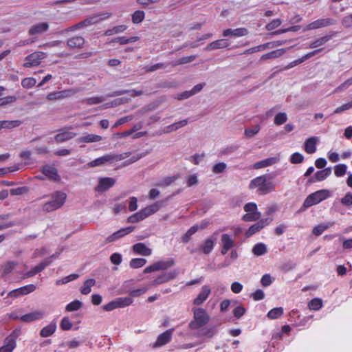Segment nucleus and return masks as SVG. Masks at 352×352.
<instances>
[{"label":"nucleus","mask_w":352,"mask_h":352,"mask_svg":"<svg viewBox=\"0 0 352 352\" xmlns=\"http://www.w3.org/2000/svg\"><path fill=\"white\" fill-rule=\"evenodd\" d=\"M118 308H124L131 305L133 300L131 297H120L116 298Z\"/></svg>","instance_id":"a19ab883"},{"label":"nucleus","mask_w":352,"mask_h":352,"mask_svg":"<svg viewBox=\"0 0 352 352\" xmlns=\"http://www.w3.org/2000/svg\"><path fill=\"white\" fill-rule=\"evenodd\" d=\"M269 223L268 219H262L254 225L251 226L249 229L246 232V236L249 237L254 234L259 232L262 228H263L265 226Z\"/></svg>","instance_id":"393cba45"},{"label":"nucleus","mask_w":352,"mask_h":352,"mask_svg":"<svg viewBox=\"0 0 352 352\" xmlns=\"http://www.w3.org/2000/svg\"><path fill=\"white\" fill-rule=\"evenodd\" d=\"M248 30L245 28H239L236 29H226L223 32L224 37H241L248 35Z\"/></svg>","instance_id":"a211bd4d"},{"label":"nucleus","mask_w":352,"mask_h":352,"mask_svg":"<svg viewBox=\"0 0 352 352\" xmlns=\"http://www.w3.org/2000/svg\"><path fill=\"white\" fill-rule=\"evenodd\" d=\"M234 245L235 241L234 239L228 234H223L221 236L220 247L221 254H226L229 250H232Z\"/></svg>","instance_id":"9b49d317"},{"label":"nucleus","mask_w":352,"mask_h":352,"mask_svg":"<svg viewBox=\"0 0 352 352\" xmlns=\"http://www.w3.org/2000/svg\"><path fill=\"white\" fill-rule=\"evenodd\" d=\"M280 154H277L274 157H270L261 161H258L254 164L253 168L254 169H260L268 166H271L280 161Z\"/></svg>","instance_id":"dca6fc26"},{"label":"nucleus","mask_w":352,"mask_h":352,"mask_svg":"<svg viewBox=\"0 0 352 352\" xmlns=\"http://www.w3.org/2000/svg\"><path fill=\"white\" fill-rule=\"evenodd\" d=\"M331 38V35H327L324 36H322L321 38H318L317 40L312 41L310 44L309 47V48H316L318 47H320L321 45H323L325 44L327 41L330 40Z\"/></svg>","instance_id":"79ce46f5"},{"label":"nucleus","mask_w":352,"mask_h":352,"mask_svg":"<svg viewBox=\"0 0 352 352\" xmlns=\"http://www.w3.org/2000/svg\"><path fill=\"white\" fill-rule=\"evenodd\" d=\"M331 173V168L328 167L321 170H318L315 174L316 181L321 182L327 178Z\"/></svg>","instance_id":"4c0bfd02"},{"label":"nucleus","mask_w":352,"mask_h":352,"mask_svg":"<svg viewBox=\"0 0 352 352\" xmlns=\"http://www.w3.org/2000/svg\"><path fill=\"white\" fill-rule=\"evenodd\" d=\"M49 29V24L47 22H40L31 26L28 33L31 36L39 35L45 32Z\"/></svg>","instance_id":"5701e85b"},{"label":"nucleus","mask_w":352,"mask_h":352,"mask_svg":"<svg viewBox=\"0 0 352 352\" xmlns=\"http://www.w3.org/2000/svg\"><path fill=\"white\" fill-rule=\"evenodd\" d=\"M244 210L246 212L243 216V220L245 221H254L260 218L261 214L258 211L257 206L254 202L246 204L243 207Z\"/></svg>","instance_id":"423d86ee"},{"label":"nucleus","mask_w":352,"mask_h":352,"mask_svg":"<svg viewBox=\"0 0 352 352\" xmlns=\"http://www.w3.org/2000/svg\"><path fill=\"white\" fill-rule=\"evenodd\" d=\"M227 168V165L224 162L215 164L212 167V172L214 174H219L224 172Z\"/></svg>","instance_id":"69168bd1"},{"label":"nucleus","mask_w":352,"mask_h":352,"mask_svg":"<svg viewBox=\"0 0 352 352\" xmlns=\"http://www.w3.org/2000/svg\"><path fill=\"white\" fill-rule=\"evenodd\" d=\"M276 188L274 182L268 180V176L266 175L256 177L251 180L249 184L250 189H256L259 195H266L272 192Z\"/></svg>","instance_id":"f257e3e1"},{"label":"nucleus","mask_w":352,"mask_h":352,"mask_svg":"<svg viewBox=\"0 0 352 352\" xmlns=\"http://www.w3.org/2000/svg\"><path fill=\"white\" fill-rule=\"evenodd\" d=\"M287 120V116L285 113H278L274 118V123L276 125L284 124Z\"/></svg>","instance_id":"e2e57ef3"},{"label":"nucleus","mask_w":352,"mask_h":352,"mask_svg":"<svg viewBox=\"0 0 352 352\" xmlns=\"http://www.w3.org/2000/svg\"><path fill=\"white\" fill-rule=\"evenodd\" d=\"M67 43L70 48L82 47L85 43V39L82 36H75L68 39Z\"/></svg>","instance_id":"c9c22d12"},{"label":"nucleus","mask_w":352,"mask_h":352,"mask_svg":"<svg viewBox=\"0 0 352 352\" xmlns=\"http://www.w3.org/2000/svg\"><path fill=\"white\" fill-rule=\"evenodd\" d=\"M82 305V302L75 300L67 305L65 309L67 311H74L78 310Z\"/></svg>","instance_id":"5fc2aeb1"},{"label":"nucleus","mask_w":352,"mask_h":352,"mask_svg":"<svg viewBox=\"0 0 352 352\" xmlns=\"http://www.w3.org/2000/svg\"><path fill=\"white\" fill-rule=\"evenodd\" d=\"M133 250L140 255L142 256H150L152 253V250L151 248H148L144 243H135L133 246Z\"/></svg>","instance_id":"7c9ffc66"},{"label":"nucleus","mask_w":352,"mask_h":352,"mask_svg":"<svg viewBox=\"0 0 352 352\" xmlns=\"http://www.w3.org/2000/svg\"><path fill=\"white\" fill-rule=\"evenodd\" d=\"M215 240V238L210 236L204 241L201 247V249L204 254H208L212 251Z\"/></svg>","instance_id":"72a5a7b5"},{"label":"nucleus","mask_w":352,"mask_h":352,"mask_svg":"<svg viewBox=\"0 0 352 352\" xmlns=\"http://www.w3.org/2000/svg\"><path fill=\"white\" fill-rule=\"evenodd\" d=\"M161 208V204L160 202H156L151 205L147 206L144 208L142 209L141 211L146 219V217L155 214L157 212L160 208Z\"/></svg>","instance_id":"2f4dec72"},{"label":"nucleus","mask_w":352,"mask_h":352,"mask_svg":"<svg viewBox=\"0 0 352 352\" xmlns=\"http://www.w3.org/2000/svg\"><path fill=\"white\" fill-rule=\"evenodd\" d=\"M51 263V260L47 258L41 263H40L38 265L35 266L33 269L29 271L26 276L28 277L33 276L38 274V272L43 271L47 266H48Z\"/></svg>","instance_id":"473e14b6"},{"label":"nucleus","mask_w":352,"mask_h":352,"mask_svg":"<svg viewBox=\"0 0 352 352\" xmlns=\"http://www.w3.org/2000/svg\"><path fill=\"white\" fill-rule=\"evenodd\" d=\"M331 223H321L316 226L312 230V233L316 236L321 235L326 230H327Z\"/></svg>","instance_id":"8fccbe9b"},{"label":"nucleus","mask_w":352,"mask_h":352,"mask_svg":"<svg viewBox=\"0 0 352 352\" xmlns=\"http://www.w3.org/2000/svg\"><path fill=\"white\" fill-rule=\"evenodd\" d=\"M285 52H286V50L284 49V48L278 49V50L272 51V52H270L269 53L263 54L261 57V60L276 58L281 56Z\"/></svg>","instance_id":"e433bc0d"},{"label":"nucleus","mask_w":352,"mask_h":352,"mask_svg":"<svg viewBox=\"0 0 352 352\" xmlns=\"http://www.w3.org/2000/svg\"><path fill=\"white\" fill-rule=\"evenodd\" d=\"M126 93H129L130 94V96L132 97L141 96L143 94V92L142 91H137L135 89L130 90V91L122 90V91H115L113 94H109V96L113 97V96H120V95H122V94H124Z\"/></svg>","instance_id":"49530a36"},{"label":"nucleus","mask_w":352,"mask_h":352,"mask_svg":"<svg viewBox=\"0 0 352 352\" xmlns=\"http://www.w3.org/2000/svg\"><path fill=\"white\" fill-rule=\"evenodd\" d=\"M193 318L190 322L188 327L191 331H196L206 326L210 321V316L207 311L202 307L192 308Z\"/></svg>","instance_id":"f03ea898"},{"label":"nucleus","mask_w":352,"mask_h":352,"mask_svg":"<svg viewBox=\"0 0 352 352\" xmlns=\"http://www.w3.org/2000/svg\"><path fill=\"white\" fill-rule=\"evenodd\" d=\"M145 16L144 12L142 10H137L132 14V21L134 23H141Z\"/></svg>","instance_id":"13d9d810"},{"label":"nucleus","mask_w":352,"mask_h":352,"mask_svg":"<svg viewBox=\"0 0 352 352\" xmlns=\"http://www.w3.org/2000/svg\"><path fill=\"white\" fill-rule=\"evenodd\" d=\"M283 314V307H275L272 309L267 313V318L271 320H274L280 318Z\"/></svg>","instance_id":"37998d69"},{"label":"nucleus","mask_w":352,"mask_h":352,"mask_svg":"<svg viewBox=\"0 0 352 352\" xmlns=\"http://www.w3.org/2000/svg\"><path fill=\"white\" fill-rule=\"evenodd\" d=\"M283 21L280 19H276L274 20H272L271 22L268 23L265 25V29L268 31H272L277 28H278L281 24Z\"/></svg>","instance_id":"052dcab7"},{"label":"nucleus","mask_w":352,"mask_h":352,"mask_svg":"<svg viewBox=\"0 0 352 352\" xmlns=\"http://www.w3.org/2000/svg\"><path fill=\"white\" fill-rule=\"evenodd\" d=\"M252 252L256 256H262L267 253V247L263 243H256L252 248Z\"/></svg>","instance_id":"ea45409f"},{"label":"nucleus","mask_w":352,"mask_h":352,"mask_svg":"<svg viewBox=\"0 0 352 352\" xmlns=\"http://www.w3.org/2000/svg\"><path fill=\"white\" fill-rule=\"evenodd\" d=\"M66 197L67 195L64 192H54L52 195L51 200L43 205V210L46 212H51L60 208L64 204Z\"/></svg>","instance_id":"39448f33"},{"label":"nucleus","mask_w":352,"mask_h":352,"mask_svg":"<svg viewBox=\"0 0 352 352\" xmlns=\"http://www.w3.org/2000/svg\"><path fill=\"white\" fill-rule=\"evenodd\" d=\"M45 56L46 55L43 52H35L26 56L25 63H23V67L29 68L38 66L41 64L42 60H43Z\"/></svg>","instance_id":"1a4fd4ad"},{"label":"nucleus","mask_w":352,"mask_h":352,"mask_svg":"<svg viewBox=\"0 0 352 352\" xmlns=\"http://www.w3.org/2000/svg\"><path fill=\"white\" fill-rule=\"evenodd\" d=\"M173 329H170L168 330H166L164 333L159 335V336L157 338L156 342L154 343L153 346L154 347H160L162 346L168 342H169L171 340L172 335H173Z\"/></svg>","instance_id":"aec40b11"},{"label":"nucleus","mask_w":352,"mask_h":352,"mask_svg":"<svg viewBox=\"0 0 352 352\" xmlns=\"http://www.w3.org/2000/svg\"><path fill=\"white\" fill-rule=\"evenodd\" d=\"M36 289V286L33 284L28 285L18 289H13L8 294V296L13 298L27 295L33 292Z\"/></svg>","instance_id":"ddd939ff"},{"label":"nucleus","mask_w":352,"mask_h":352,"mask_svg":"<svg viewBox=\"0 0 352 352\" xmlns=\"http://www.w3.org/2000/svg\"><path fill=\"white\" fill-rule=\"evenodd\" d=\"M146 263V260L143 258H133L130 261V266L132 268H139L144 266Z\"/></svg>","instance_id":"6e6d98bb"},{"label":"nucleus","mask_w":352,"mask_h":352,"mask_svg":"<svg viewBox=\"0 0 352 352\" xmlns=\"http://www.w3.org/2000/svg\"><path fill=\"white\" fill-rule=\"evenodd\" d=\"M99 18L96 16V14H93L91 16H89L85 20L80 21V25H82V28H86L88 26H91L92 25L98 24L99 23Z\"/></svg>","instance_id":"c03bdc74"},{"label":"nucleus","mask_w":352,"mask_h":352,"mask_svg":"<svg viewBox=\"0 0 352 352\" xmlns=\"http://www.w3.org/2000/svg\"><path fill=\"white\" fill-rule=\"evenodd\" d=\"M131 152H125L121 154L110 153L98 157L87 164L89 167H96L104 165L107 163H113L121 161L129 157Z\"/></svg>","instance_id":"7ed1b4c3"},{"label":"nucleus","mask_w":352,"mask_h":352,"mask_svg":"<svg viewBox=\"0 0 352 352\" xmlns=\"http://www.w3.org/2000/svg\"><path fill=\"white\" fill-rule=\"evenodd\" d=\"M78 91V89H67L58 91H53L47 95V99L49 100H63L73 96Z\"/></svg>","instance_id":"6e6552de"},{"label":"nucleus","mask_w":352,"mask_h":352,"mask_svg":"<svg viewBox=\"0 0 352 352\" xmlns=\"http://www.w3.org/2000/svg\"><path fill=\"white\" fill-rule=\"evenodd\" d=\"M319 142V138L312 136L307 138L304 143V150L308 154H313L316 151V146Z\"/></svg>","instance_id":"4be33fe9"},{"label":"nucleus","mask_w":352,"mask_h":352,"mask_svg":"<svg viewBox=\"0 0 352 352\" xmlns=\"http://www.w3.org/2000/svg\"><path fill=\"white\" fill-rule=\"evenodd\" d=\"M135 228L133 226H128L126 228H121L120 230L115 232L112 234L109 235L107 238V242H113L118 239L132 232L134 230Z\"/></svg>","instance_id":"6ab92c4d"},{"label":"nucleus","mask_w":352,"mask_h":352,"mask_svg":"<svg viewBox=\"0 0 352 352\" xmlns=\"http://www.w3.org/2000/svg\"><path fill=\"white\" fill-rule=\"evenodd\" d=\"M352 85V77L346 80L344 82L337 87L333 93H340L347 89L350 86Z\"/></svg>","instance_id":"4d7b16f0"},{"label":"nucleus","mask_w":352,"mask_h":352,"mask_svg":"<svg viewBox=\"0 0 352 352\" xmlns=\"http://www.w3.org/2000/svg\"><path fill=\"white\" fill-rule=\"evenodd\" d=\"M76 135V133L72 132L68 129H62L55 136V140L57 142H63L74 138Z\"/></svg>","instance_id":"bb28decb"},{"label":"nucleus","mask_w":352,"mask_h":352,"mask_svg":"<svg viewBox=\"0 0 352 352\" xmlns=\"http://www.w3.org/2000/svg\"><path fill=\"white\" fill-rule=\"evenodd\" d=\"M144 217L142 212L141 210H140L139 212H135L133 214L131 215L129 218H128V221L129 223H137V222H139L143 219H144Z\"/></svg>","instance_id":"bf43d9fd"},{"label":"nucleus","mask_w":352,"mask_h":352,"mask_svg":"<svg viewBox=\"0 0 352 352\" xmlns=\"http://www.w3.org/2000/svg\"><path fill=\"white\" fill-rule=\"evenodd\" d=\"M320 50H321L320 49L316 50H314L313 52H309V53L305 54L301 58L294 60V61H292L291 63H289L287 65H286L284 67L283 69L287 70V69H291V68L303 63L306 60L310 58L311 57H312L313 56L316 54L318 52H320Z\"/></svg>","instance_id":"b1692460"},{"label":"nucleus","mask_w":352,"mask_h":352,"mask_svg":"<svg viewBox=\"0 0 352 352\" xmlns=\"http://www.w3.org/2000/svg\"><path fill=\"white\" fill-rule=\"evenodd\" d=\"M217 333L215 327H203L194 331V336L197 338H212Z\"/></svg>","instance_id":"412c9836"},{"label":"nucleus","mask_w":352,"mask_h":352,"mask_svg":"<svg viewBox=\"0 0 352 352\" xmlns=\"http://www.w3.org/2000/svg\"><path fill=\"white\" fill-rule=\"evenodd\" d=\"M177 274L178 272L175 270L164 272L157 276L156 278L149 285L151 287H153L168 282L169 280L174 279L177 276Z\"/></svg>","instance_id":"4468645a"},{"label":"nucleus","mask_w":352,"mask_h":352,"mask_svg":"<svg viewBox=\"0 0 352 352\" xmlns=\"http://www.w3.org/2000/svg\"><path fill=\"white\" fill-rule=\"evenodd\" d=\"M230 43L226 39H219L211 42L206 48V50H213L217 49L226 48L229 46Z\"/></svg>","instance_id":"c756f323"},{"label":"nucleus","mask_w":352,"mask_h":352,"mask_svg":"<svg viewBox=\"0 0 352 352\" xmlns=\"http://www.w3.org/2000/svg\"><path fill=\"white\" fill-rule=\"evenodd\" d=\"M211 294V287L208 285L201 287L200 292L193 300V305L199 306L202 305Z\"/></svg>","instance_id":"f8f14e48"},{"label":"nucleus","mask_w":352,"mask_h":352,"mask_svg":"<svg viewBox=\"0 0 352 352\" xmlns=\"http://www.w3.org/2000/svg\"><path fill=\"white\" fill-rule=\"evenodd\" d=\"M335 23L336 21L331 18L320 19L307 25L303 28V32L330 26Z\"/></svg>","instance_id":"9d476101"},{"label":"nucleus","mask_w":352,"mask_h":352,"mask_svg":"<svg viewBox=\"0 0 352 352\" xmlns=\"http://www.w3.org/2000/svg\"><path fill=\"white\" fill-rule=\"evenodd\" d=\"M60 327L64 331H69L72 328V323L68 317H64L61 320Z\"/></svg>","instance_id":"0e129e2a"},{"label":"nucleus","mask_w":352,"mask_h":352,"mask_svg":"<svg viewBox=\"0 0 352 352\" xmlns=\"http://www.w3.org/2000/svg\"><path fill=\"white\" fill-rule=\"evenodd\" d=\"M308 307L311 310L318 311L322 307V300L315 298L309 302Z\"/></svg>","instance_id":"603ef678"},{"label":"nucleus","mask_w":352,"mask_h":352,"mask_svg":"<svg viewBox=\"0 0 352 352\" xmlns=\"http://www.w3.org/2000/svg\"><path fill=\"white\" fill-rule=\"evenodd\" d=\"M106 100L105 97L104 96H94L90 98H85L82 100V102L88 104V105H92V104H96L101 103L104 102Z\"/></svg>","instance_id":"de8ad7c7"},{"label":"nucleus","mask_w":352,"mask_h":352,"mask_svg":"<svg viewBox=\"0 0 352 352\" xmlns=\"http://www.w3.org/2000/svg\"><path fill=\"white\" fill-rule=\"evenodd\" d=\"M56 329V322H52L48 325L44 327L40 331V335L43 337H49L52 336Z\"/></svg>","instance_id":"f704fd0d"},{"label":"nucleus","mask_w":352,"mask_h":352,"mask_svg":"<svg viewBox=\"0 0 352 352\" xmlns=\"http://www.w3.org/2000/svg\"><path fill=\"white\" fill-rule=\"evenodd\" d=\"M36 83V80L33 77L25 78L21 80V85L25 89H31Z\"/></svg>","instance_id":"864d4df0"},{"label":"nucleus","mask_w":352,"mask_h":352,"mask_svg":"<svg viewBox=\"0 0 352 352\" xmlns=\"http://www.w3.org/2000/svg\"><path fill=\"white\" fill-rule=\"evenodd\" d=\"M342 205L349 207L352 206V192H347L340 200Z\"/></svg>","instance_id":"774afa93"},{"label":"nucleus","mask_w":352,"mask_h":352,"mask_svg":"<svg viewBox=\"0 0 352 352\" xmlns=\"http://www.w3.org/2000/svg\"><path fill=\"white\" fill-rule=\"evenodd\" d=\"M2 129H13L19 126L23 122L19 120H3L1 121Z\"/></svg>","instance_id":"a18cd8bd"},{"label":"nucleus","mask_w":352,"mask_h":352,"mask_svg":"<svg viewBox=\"0 0 352 352\" xmlns=\"http://www.w3.org/2000/svg\"><path fill=\"white\" fill-rule=\"evenodd\" d=\"M116 184V179L112 177H100L98 179V184L95 188L97 192H102L113 186Z\"/></svg>","instance_id":"2eb2a0df"},{"label":"nucleus","mask_w":352,"mask_h":352,"mask_svg":"<svg viewBox=\"0 0 352 352\" xmlns=\"http://www.w3.org/2000/svg\"><path fill=\"white\" fill-rule=\"evenodd\" d=\"M139 38H140L138 36H131V37H129V38H127L126 36H121V37H118V38H115L114 41L118 42L121 45H125V44L130 43H135V42L138 41L139 40Z\"/></svg>","instance_id":"09e8293b"},{"label":"nucleus","mask_w":352,"mask_h":352,"mask_svg":"<svg viewBox=\"0 0 352 352\" xmlns=\"http://www.w3.org/2000/svg\"><path fill=\"white\" fill-rule=\"evenodd\" d=\"M42 173L50 179L53 181H58L60 179V176L58 174L57 170L54 166L46 165L43 167Z\"/></svg>","instance_id":"a878e982"},{"label":"nucleus","mask_w":352,"mask_h":352,"mask_svg":"<svg viewBox=\"0 0 352 352\" xmlns=\"http://www.w3.org/2000/svg\"><path fill=\"white\" fill-rule=\"evenodd\" d=\"M102 140V137L99 135L85 133L77 140L78 143H93L98 142Z\"/></svg>","instance_id":"c85d7f7f"},{"label":"nucleus","mask_w":352,"mask_h":352,"mask_svg":"<svg viewBox=\"0 0 352 352\" xmlns=\"http://www.w3.org/2000/svg\"><path fill=\"white\" fill-rule=\"evenodd\" d=\"M289 161L292 164H300L304 161V156L301 153L296 152L290 156Z\"/></svg>","instance_id":"680f3d73"},{"label":"nucleus","mask_w":352,"mask_h":352,"mask_svg":"<svg viewBox=\"0 0 352 352\" xmlns=\"http://www.w3.org/2000/svg\"><path fill=\"white\" fill-rule=\"evenodd\" d=\"M261 129L259 125H255L252 128H248L245 129V135L248 138H252L256 134H257Z\"/></svg>","instance_id":"338daca9"},{"label":"nucleus","mask_w":352,"mask_h":352,"mask_svg":"<svg viewBox=\"0 0 352 352\" xmlns=\"http://www.w3.org/2000/svg\"><path fill=\"white\" fill-rule=\"evenodd\" d=\"M174 264L175 261L172 258H168L167 260L164 261H160L146 267L144 269V272L147 274L153 272L166 270L173 266Z\"/></svg>","instance_id":"0eeeda50"},{"label":"nucleus","mask_w":352,"mask_h":352,"mask_svg":"<svg viewBox=\"0 0 352 352\" xmlns=\"http://www.w3.org/2000/svg\"><path fill=\"white\" fill-rule=\"evenodd\" d=\"M347 170V166L344 164H339L334 166V174L336 177H342L344 176Z\"/></svg>","instance_id":"3c124183"},{"label":"nucleus","mask_w":352,"mask_h":352,"mask_svg":"<svg viewBox=\"0 0 352 352\" xmlns=\"http://www.w3.org/2000/svg\"><path fill=\"white\" fill-rule=\"evenodd\" d=\"M329 197H331V192L329 190L322 189L317 190L307 197L303 202L302 207L304 208H308L320 203Z\"/></svg>","instance_id":"20e7f679"},{"label":"nucleus","mask_w":352,"mask_h":352,"mask_svg":"<svg viewBox=\"0 0 352 352\" xmlns=\"http://www.w3.org/2000/svg\"><path fill=\"white\" fill-rule=\"evenodd\" d=\"M45 316L43 310H36L31 313L26 314L20 317V320L25 322H31L42 319Z\"/></svg>","instance_id":"f3484780"},{"label":"nucleus","mask_w":352,"mask_h":352,"mask_svg":"<svg viewBox=\"0 0 352 352\" xmlns=\"http://www.w3.org/2000/svg\"><path fill=\"white\" fill-rule=\"evenodd\" d=\"M16 347V340L14 336H9L4 340V344L0 348V352H12Z\"/></svg>","instance_id":"cd10ccee"},{"label":"nucleus","mask_w":352,"mask_h":352,"mask_svg":"<svg viewBox=\"0 0 352 352\" xmlns=\"http://www.w3.org/2000/svg\"><path fill=\"white\" fill-rule=\"evenodd\" d=\"M96 284V280L94 278H89L85 281L83 285L80 288L82 294L87 295L91 291V287Z\"/></svg>","instance_id":"58836bf2"}]
</instances>
